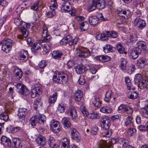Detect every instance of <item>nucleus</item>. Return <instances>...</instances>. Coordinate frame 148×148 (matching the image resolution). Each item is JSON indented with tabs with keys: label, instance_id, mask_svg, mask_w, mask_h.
<instances>
[{
	"label": "nucleus",
	"instance_id": "obj_39",
	"mask_svg": "<svg viewBox=\"0 0 148 148\" xmlns=\"http://www.w3.org/2000/svg\"><path fill=\"white\" fill-rule=\"evenodd\" d=\"M62 123L65 127H69L71 124L69 119L66 117H64L62 119Z\"/></svg>",
	"mask_w": 148,
	"mask_h": 148
},
{
	"label": "nucleus",
	"instance_id": "obj_34",
	"mask_svg": "<svg viewBox=\"0 0 148 148\" xmlns=\"http://www.w3.org/2000/svg\"><path fill=\"white\" fill-rule=\"evenodd\" d=\"M18 92L20 94L25 96H26L29 94L28 89L24 85L21 89L19 90Z\"/></svg>",
	"mask_w": 148,
	"mask_h": 148
},
{
	"label": "nucleus",
	"instance_id": "obj_40",
	"mask_svg": "<svg viewBox=\"0 0 148 148\" xmlns=\"http://www.w3.org/2000/svg\"><path fill=\"white\" fill-rule=\"evenodd\" d=\"M89 116L92 119H97L99 118L100 116L98 113L93 112L89 114Z\"/></svg>",
	"mask_w": 148,
	"mask_h": 148
},
{
	"label": "nucleus",
	"instance_id": "obj_3",
	"mask_svg": "<svg viewBox=\"0 0 148 148\" xmlns=\"http://www.w3.org/2000/svg\"><path fill=\"white\" fill-rule=\"evenodd\" d=\"M105 5L104 0H93L92 3L89 5L88 8L90 11L94 10L97 7L102 9L104 8Z\"/></svg>",
	"mask_w": 148,
	"mask_h": 148
},
{
	"label": "nucleus",
	"instance_id": "obj_31",
	"mask_svg": "<svg viewBox=\"0 0 148 148\" xmlns=\"http://www.w3.org/2000/svg\"><path fill=\"white\" fill-rule=\"evenodd\" d=\"M86 69V68L84 66L79 65L77 66L75 69L76 72L81 74L84 73Z\"/></svg>",
	"mask_w": 148,
	"mask_h": 148
},
{
	"label": "nucleus",
	"instance_id": "obj_4",
	"mask_svg": "<svg viewBox=\"0 0 148 148\" xmlns=\"http://www.w3.org/2000/svg\"><path fill=\"white\" fill-rule=\"evenodd\" d=\"M140 16V14L132 21L134 26H136L139 29H142L146 26V22L145 20L140 18L138 16Z\"/></svg>",
	"mask_w": 148,
	"mask_h": 148
},
{
	"label": "nucleus",
	"instance_id": "obj_29",
	"mask_svg": "<svg viewBox=\"0 0 148 148\" xmlns=\"http://www.w3.org/2000/svg\"><path fill=\"white\" fill-rule=\"evenodd\" d=\"M88 19L90 24L93 25H95L97 24L99 21V19L95 16L90 17Z\"/></svg>",
	"mask_w": 148,
	"mask_h": 148
},
{
	"label": "nucleus",
	"instance_id": "obj_64",
	"mask_svg": "<svg viewBox=\"0 0 148 148\" xmlns=\"http://www.w3.org/2000/svg\"><path fill=\"white\" fill-rule=\"evenodd\" d=\"M21 129L20 127H15L12 128L10 130L12 133H14L15 132H18Z\"/></svg>",
	"mask_w": 148,
	"mask_h": 148
},
{
	"label": "nucleus",
	"instance_id": "obj_52",
	"mask_svg": "<svg viewBox=\"0 0 148 148\" xmlns=\"http://www.w3.org/2000/svg\"><path fill=\"white\" fill-rule=\"evenodd\" d=\"M98 127L97 125H95L92 129L91 133L92 135H96L98 131Z\"/></svg>",
	"mask_w": 148,
	"mask_h": 148
},
{
	"label": "nucleus",
	"instance_id": "obj_51",
	"mask_svg": "<svg viewBox=\"0 0 148 148\" xmlns=\"http://www.w3.org/2000/svg\"><path fill=\"white\" fill-rule=\"evenodd\" d=\"M48 143L50 147L53 146V145L55 143V140L54 139V138L52 137H50L48 141Z\"/></svg>",
	"mask_w": 148,
	"mask_h": 148
},
{
	"label": "nucleus",
	"instance_id": "obj_60",
	"mask_svg": "<svg viewBox=\"0 0 148 148\" xmlns=\"http://www.w3.org/2000/svg\"><path fill=\"white\" fill-rule=\"evenodd\" d=\"M79 84L81 85H83L85 82V80L84 79V77L83 76H81L78 79Z\"/></svg>",
	"mask_w": 148,
	"mask_h": 148
},
{
	"label": "nucleus",
	"instance_id": "obj_30",
	"mask_svg": "<svg viewBox=\"0 0 148 148\" xmlns=\"http://www.w3.org/2000/svg\"><path fill=\"white\" fill-rule=\"evenodd\" d=\"M5 111L8 112H11L13 108V103L11 101L7 102L5 105Z\"/></svg>",
	"mask_w": 148,
	"mask_h": 148
},
{
	"label": "nucleus",
	"instance_id": "obj_13",
	"mask_svg": "<svg viewBox=\"0 0 148 148\" xmlns=\"http://www.w3.org/2000/svg\"><path fill=\"white\" fill-rule=\"evenodd\" d=\"M42 45L40 42H35L34 44L32 47L31 48V51L34 53H38L40 52Z\"/></svg>",
	"mask_w": 148,
	"mask_h": 148
},
{
	"label": "nucleus",
	"instance_id": "obj_61",
	"mask_svg": "<svg viewBox=\"0 0 148 148\" xmlns=\"http://www.w3.org/2000/svg\"><path fill=\"white\" fill-rule=\"evenodd\" d=\"M21 30L23 36L25 38L27 37V33L26 29L24 27H21Z\"/></svg>",
	"mask_w": 148,
	"mask_h": 148
},
{
	"label": "nucleus",
	"instance_id": "obj_37",
	"mask_svg": "<svg viewBox=\"0 0 148 148\" xmlns=\"http://www.w3.org/2000/svg\"><path fill=\"white\" fill-rule=\"evenodd\" d=\"M141 53H139L138 51L137 50H136V49L135 48L133 49V50L132 52L131 53V57L132 58L130 57V58H132L134 60H135L138 58V55L140 54Z\"/></svg>",
	"mask_w": 148,
	"mask_h": 148
},
{
	"label": "nucleus",
	"instance_id": "obj_5",
	"mask_svg": "<svg viewBox=\"0 0 148 148\" xmlns=\"http://www.w3.org/2000/svg\"><path fill=\"white\" fill-rule=\"evenodd\" d=\"M28 110L24 108H20L18 111V114L19 120L23 123L25 122V118L27 115Z\"/></svg>",
	"mask_w": 148,
	"mask_h": 148
},
{
	"label": "nucleus",
	"instance_id": "obj_36",
	"mask_svg": "<svg viewBox=\"0 0 148 148\" xmlns=\"http://www.w3.org/2000/svg\"><path fill=\"white\" fill-rule=\"evenodd\" d=\"M14 72L15 74V76L17 79H20L22 77L23 75L22 71L20 69H16L14 70Z\"/></svg>",
	"mask_w": 148,
	"mask_h": 148
},
{
	"label": "nucleus",
	"instance_id": "obj_48",
	"mask_svg": "<svg viewBox=\"0 0 148 148\" xmlns=\"http://www.w3.org/2000/svg\"><path fill=\"white\" fill-rule=\"evenodd\" d=\"M8 119V116L7 113H1L0 115V119L5 121H7Z\"/></svg>",
	"mask_w": 148,
	"mask_h": 148
},
{
	"label": "nucleus",
	"instance_id": "obj_14",
	"mask_svg": "<svg viewBox=\"0 0 148 148\" xmlns=\"http://www.w3.org/2000/svg\"><path fill=\"white\" fill-rule=\"evenodd\" d=\"M1 140L2 143L5 146L10 147L11 146V142L9 138L5 136H2L1 138Z\"/></svg>",
	"mask_w": 148,
	"mask_h": 148
},
{
	"label": "nucleus",
	"instance_id": "obj_32",
	"mask_svg": "<svg viewBox=\"0 0 148 148\" xmlns=\"http://www.w3.org/2000/svg\"><path fill=\"white\" fill-rule=\"evenodd\" d=\"M58 93L55 92L53 94L52 96L49 97L48 99L49 103L50 104H54L56 100Z\"/></svg>",
	"mask_w": 148,
	"mask_h": 148
},
{
	"label": "nucleus",
	"instance_id": "obj_6",
	"mask_svg": "<svg viewBox=\"0 0 148 148\" xmlns=\"http://www.w3.org/2000/svg\"><path fill=\"white\" fill-rule=\"evenodd\" d=\"M50 6V8L51 11H49L46 13V15L49 18L53 17L55 14V9L57 8V3L56 0H54L52 2Z\"/></svg>",
	"mask_w": 148,
	"mask_h": 148
},
{
	"label": "nucleus",
	"instance_id": "obj_28",
	"mask_svg": "<svg viewBox=\"0 0 148 148\" xmlns=\"http://www.w3.org/2000/svg\"><path fill=\"white\" fill-rule=\"evenodd\" d=\"M97 60L102 62H106L110 60V58L107 56L101 55L96 57Z\"/></svg>",
	"mask_w": 148,
	"mask_h": 148
},
{
	"label": "nucleus",
	"instance_id": "obj_26",
	"mask_svg": "<svg viewBox=\"0 0 148 148\" xmlns=\"http://www.w3.org/2000/svg\"><path fill=\"white\" fill-rule=\"evenodd\" d=\"M103 50L105 53H107L114 51L115 48L110 45H107L105 47L103 48Z\"/></svg>",
	"mask_w": 148,
	"mask_h": 148
},
{
	"label": "nucleus",
	"instance_id": "obj_20",
	"mask_svg": "<svg viewBox=\"0 0 148 148\" xmlns=\"http://www.w3.org/2000/svg\"><path fill=\"white\" fill-rule=\"evenodd\" d=\"M12 142L14 147L16 148H22V145L21 141L18 138H14Z\"/></svg>",
	"mask_w": 148,
	"mask_h": 148
},
{
	"label": "nucleus",
	"instance_id": "obj_11",
	"mask_svg": "<svg viewBox=\"0 0 148 148\" xmlns=\"http://www.w3.org/2000/svg\"><path fill=\"white\" fill-rule=\"evenodd\" d=\"M71 130V136L72 138L77 142H78L81 139L80 134L75 129L72 128Z\"/></svg>",
	"mask_w": 148,
	"mask_h": 148
},
{
	"label": "nucleus",
	"instance_id": "obj_17",
	"mask_svg": "<svg viewBox=\"0 0 148 148\" xmlns=\"http://www.w3.org/2000/svg\"><path fill=\"white\" fill-rule=\"evenodd\" d=\"M91 101L93 104L97 108H99L101 106L100 98L98 96H95L92 97Z\"/></svg>",
	"mask_w": 148,
	"mask_h": 148
},
{
	"label": "nucleus",
	"instance_id": "obj_57",
	"mask_svg": "<svg viewBox=\"0 0 148 148\" xmlns=\"http://www.w3.org/2000/svg\"><path fill=\"white\" fill-rule=\"evenodd\" d=\"M78 39L77 38H76L74 39H72V37L71 36V39L69 42V45L70 46L72 45L76 44L78 41Z\"/></svg>",
	"mask_w": 148,
	"mask_h": 148
},
{
	"label": "nucleus",
	"instance_id": "obj_8",
	"mask_svg": "<svg viewBox=\"0 0 148 148\" xmlns=\"http://www.w3.org/2000/svg\"><path fill=\"white\" fill-rule=\"evenodd\" d=\"M50 127L53 131L55 132H59L61 129L60 122L57 121L53 120L51 121Z\"/></svg>",
	"mask_w": 148,
	"mask_h": 148
},
{
	"label": "nucleus",
	"instance_id": "obj_27",
	"mask_svg": "<svg viewBox=\"0 0 148 148\" xmlns=\"http://www.w3.org/2000/svg\"><path fill=\"white\" fill-rule=\"evenodd\" d=\"M36 141L37 143L42 146H45L46 142L45 138L42 136L38 137L36 139Z\"/></svg>",
	"mask_w": 148,
	"mask_h": 148
},
{
	"label": "nucleus",
	"instance_id": "obj_22",
	"mask_svg": "<svg viewBox=\"0 0 148 148\" xmlns=\"http://www.w3.org/2000/svg\"><path fill=\"white\" fill-rule=\"evenodd\" d=\"M42 42L45 41L47 42V43L45 44L43 49L44 51L47 53L51 49V44L50 43L48 42H49V40L48 39V38H47L46 39L45 38L43 40H42Z\"/></svg>",
	"mask_w": 148,
	"mask_h": 148
},
{
	"label": "nucleus",
	"instance_id": "obj_35",
	"mask_svg": "<svg viewBox=\"0 0 148 148\" xmlns=\"http://www.w3.org/2000/svg\"><path fill=\"white\" fill-rule=\"evenodd\" d=\"M12 41L10 39L5 38L1 42H0V43L2 44L5 45H6L8 46L9 47H12Z\"/></svg>",
	"mask_w": 148,
	"mask_h": 148
},
{
	"label": "nucleus",
	"instance_id": "obj_9",
	"mask_svg": "<svg viewBox=\"0 0 148 148\" xmlns=\"http://www.w3.org/2000/svg\"><path fill=\"white\" fill-rule=\"evenodd\" d=\"M134 82L141 88V86L140 84L141 83H144V82H145L146 79L144 80L143 76L141 74H136L135 76Z\"/></svg>",
	"mask_w": 148,
	"mask_h": 148
},
{
	"label": "nucleus",
	"instance_id": "obj_54",
	"mask_svg": "<svg viewBox=\"0 0 148 148\" xmlns=\"http://www.w3.org/2000/svg\"><path fill=\"white\" fill-rule=\"evenodd\" d=\"M137 40V37L135 34H132L130 35V43H134Z\"/></svg>",
	"mask_w": 148,
	"mask_h": 148
},
{
	"label": "nucleus",
	"instance_id": "obj_12",
	"mask_svg": "<svg viewBox=\"0 0 148 148\" xmlns=\"http://www.w3.org/2000/svg\"><path fill=\"white\" fill-rule=\"evenodd\" d=\"M146 44V43L143 41H139L137 43V47L135 48L136 50H138L139 53H141L142 50L146 49L147 47Z\"/></svg>",
	"mask_w": 148,
	"mask_h": 148
},
{
	"label": "nucleus",
	"instance_id": "obj_56",
	"mask_svg": "<svg viewBox=\"0 0 148 148\" xmlns=\"http://www.w3.org/2000/svg\"><path fill=\"white\" fill-rule=\"evenodd\" d=\"M47 31L46 27H43V32L42 36L44 38H46V39L48 37L47 34Z\"/></svg>",
	"mask_w": 148,
	"mask_h": 148
},
{
	"label": "nucleus",
	"instance_id": "obj_7",
	"mask_svg": "<svg viewBox=\"0 0 148 148\" xmlns=\"http://www.w3.org/2000/svg\"><path fill=\"white\" fill-rule=\"evenodd\" d=\"M77 56L79 57L85 58L89 54V52L86 49L79 47L76 48Z\"/></svg>",
	"mask_w": 148,
	"mask_h": 148
},
{
	"label": "nucleus",
	"instance_id": "obj_41",
	"mask_svg": "<svg viewBox=\"0 0 148 148\" xmlns=\"http://www.w3.org/2000/svg\"><path fill=\"white\" fill-rule=\"evenodd\" d=\"M42 104V102L40 98L38 97L36 99L34 102V108L35 109L39 106H41Z\"/></svg>",
	"mask_w": 148,
	"mask_h": 148
},
{
	"label": "nucleus",
	"instance_id": "obj_44",
	"mask_svg": "<svg viewBox=\"0 0 148 148\" xmlns=\"http://www.w3.org/2000/svg\"><path fill=\"white\" fill-rule=\"evenodd\" d=\"M116 48L118 52L120 53L123 54L125 53L124 47L121 44H118Z\"/></svg>",
	"mask_w": 148,
	"mask_h": 148
},
{
	"label": "nucleus",
	"instance_id": "obj_46",
	"mask_svg": "<svg viewBox=\"0 0 148 148\" xmlns=\"http://www.w3.org/2000/svg\"><path fill=\"white\" fill-rule=\"evenodd\" d=\"M29 5H28V4L24 2L22 4L21 6L19 5L16 9V12H17V11H16V10L20 9H21V12H22V11L24 10V8H26L27 7H28Z\"/></svg>",
	"mask_w": 148,
	"mask_h": 148
},
{
	"label": "nucleus",
	"instance_id": "obj_23",
	"mask_svg": "<svg viewBox=\"0 0 148 148\" xmlns=\"http://www.w3.org/2000/svg\"><path fill=\"white\" fill-rule=\"evenodd\" d=\"M71 39V36L68 35L64 37L60 41V44L62 45H65L67 44H69V41Z\"/></svg>",
	"mask_w": 148,
	"mask_h": 148
},
{
	"label": "nucleus",
	"instance_id": "obj_58",
	"mask_svg": "<svg viewBox=\"0 0 148 148\" xmlns=\"http://www.w3.org/2000/svg\"><path fill=\"white\" fill-rule=\"evenodd\" d=\"M126 60H122L121 63V68L122 70H125L126 69Z\"/></svg>",
	"mask_w": 148,
	"mask_h": 148
},
{
	"label": "nucleus",
	"instance_id": "obj_25",
	"mask_svg": "<svg viewBox=\"0 0 148 148\" xmlns=\"http://www.w3.org/2000/svg\"><path fill=\"white\" fill-rule=\"evenodd\" d=\"M100 111L104 113L110 114L113 111L112 108L107 106L102 107L100 109Z\"/></svg>",
	"mask_w": 148,
	"mask_h": 148
},
{
	"label": "nucleus",
	"instance_id": "obj_21",
	"mask_svg": "<svg viewBox=\"0 0 148 148\" xmlns=\"http://www.w3.org/2000/svg\"><path fill=\"white\" fill-rule=\"evenodd\" d=\"M143 64H148V60L144 58H142L137 61V65L139 67L142 68L143 66Z\"/></svg>",
	"mask_w": 148,
	"mask_h": 148
},
{
	"label": "nucleus",
	"instance_id": "obj_59",
	"mask_svg": "<svg viewBox=\"0 0 148 148\" xmlns=\"http://www.w3.org/2000/svg\"><path fill=\"white\" fill-rule=\"evenodd\" d=\"M57 110L60 113H63L64 111L65 108L63 105L59 104Z\"/></svg>",
	"mask_w": 148,
	"mask_h": 148
},
{
	"label": "nucleus",
	"instance_id": "obj_50",
	"mask_svg": "<svg viewBox=\"0 0 148 148\" xmlns=\"http://www.w3.org/2000/svg\"><path fill=\"white\" fill-rule=\"evenodd\" d=\"M119 143L120 144L123 145L124 146L127 145V144H128V141L126 140H125L123 138H121L118 140Z\"/></svg>",
	"mask_w": 148,
	"mask_h": 148
},
{
	"label": "nucleus",
	"instance_id": "obj_10",
	"mask_svg": "<svg viewBox=\"0 0 148 148\" xmlns=\"http://www.w3.org/2000/svg\"><path fill=\"white\" fill-rule=\"evenodd\" d=\"M110 125V120L107 118L103 119L101 121V127L104 130H108Z\"/></svg>",
	"mask_w": 148,
	"mask_h": 148
},
{
	"label": "nucleus",
	"instance_id": "obj_2",
	"mask_svg": "<svg viewBox=\"0 0 148 148\" xmlns=\"http://www.w3.org/2000/svg\"><path fill=\"white\" fill-rule=\"evenodd\" d=\"M46 117L43 115H36L34 117L31 118L30 123L33 126H35L37 124L39 125L40 124L41 125H43L45 121Z\"/></svg>",
	"mask_w": 148,
	"mask_h": 148
},
{
	"label": "nucleus",
	"instance_id": "obj_47",
	"mask_svg": "<svg viewBox=\"0 0 148 148\" xmlns=\"http://www.w3.org/2000/svg\"><path fill=\"white\" fill-rule=\"evenodd\" d=\"M33 93H36L37 95H40L42 93V89L39 87H37L33 89Z\"/></svg>",
	"mask_w": 148,
	"mask_h": 148
},
{
	"label": "nucleus",
	"instance_id": "obj_16",
	"mask_svg": "<svg viewBox=\"0 0 148 148\" xmlns=\"http://www.w3.org/2000/svg\"><path fill=\"white\" fill-rule=\"evenodd\" d=\"M69 115L72 119L74 121H76L78 115L75 109L73 108H71L69 112Z\"/></svg>",
	"mask_w": 148,
	"mask_h": 148
},
{
	"label": "nucleus",
	"instance_id": "obj_43",
	"mask_svg": "<svg viewBox=\"0 0 148 148\" xmlns=\"http://www.w3.org/2000/svg\"><path fill=\"white\" fill-rule=\"evenodd\" d=\"M112 91L111 90H108L106 93V95L104 99V100L106 102H108L111 98Z\"/></svg>",
	"mask_w": 148,
	"mask_h": 148
},
{
	"label": "nucleus",
	"instance_id": "obj_63",
	"mask_svg": "<svg viewBox=\"0 0 148 148\" xmlns=\"http://www.w3.org/2000/svg\"><path fill=\"white\" fill-rule=\"evenodd\" d=\"M67 65L68 67L70 68L74 66V63L73 61L70 60L67 63Z\"/></svg>",
	"mask_w": 148,
	"mask_h": 148
},
{
	"label": "nucleus",
	"instance_id": "obj_45",
	"mask_svg": "<svg viewBox=\"0 0 148 148\" xmlns=\"http://www.w3.org/2000/svg\"><path fill=\"white\" fill-rule=\"evenodd\" d=\"M107 34L109 37L110 38H116L118 36V34L114 31H108Z\"/></svg>",
	"mask_w": 148,
	"mask_h": 148
},
{
	"label": "nucleus",
	"instance_id": "obj_53",
	"mask_svg": "<svg viewBox=\"0 0 148 148\" xmlns=\"http://www.w3.org/2000/svg\"><path fill=\"white\" fill-rule=\"evenodd\" d=\"M138 97V93L136 91H134L131 92L130 95V99H135Z\"/></svg>",
	"mask_w": 148,
	"mask_h": 148
},
{
	"label": "nucleus",
	"instance_id": "obj_49",
	"mask_svg": "<svg viewBox=\"0 0 148 148\" xmlns=\"http://www.w3.org/2000/svg\"><path fill=\"white\" fill-rule=\"evenodd\" d=\"M8 45H5L2 44V50L4 52H5L6 53H8L9 52L10 49L11 48V47H9Z\"/></svg>",
	"mask_w": 148,
	"mask_h": 148
},
{
	"label": "nucleus",
	"instance_id": "obj_15",
	"mask_svg": "<svg viewBox=\"0 0 148 148\" xmlns=\"http://www.w3.org/2000/svg\"><path fill=\"white\" fill-rule=\"evenodd\" d=\"M28 57V52L24 49L21 50L19 54V60H26Z\"/></svg>",
	"mask_w": 148,
	"mask_h": 148
},
{
	"label": "nucleus",
	"instance_id": "obj_62",
	"mask_svg": "<svg viewBox=\"0 0 148 148\" xmlns=\"http://www.w3.org/2000/svg\"><path fill=\"white\" fill-rule=\"evenodd\" d=\"M145 82H144V83H141L140 85L141 86V89H143L144 88H146L147 89H148V79L147 81V82L146 83Z\"/></svg>",
	"mask_w": 148,
	"mask_h": 148
},
{
	"label": "nucleus",
	"instance_id": "obj_18",
	"mask_svg": "<svg viewBox=\"0 0 148 148\" xmlns=\"http://www.w3.org/2000/svg\"><path fill=\"white\" fill-rule=\"evenodd\" d=\"M70 5L69 2L68 1H64L62 5L61 8V11L62 12H68L70 11V10H67L69 8Z\"/></svg>",
	"mask_w": 148,
	"mask_h": 148
},
{
	"label": "nucleus",
	"instance_id": "obj_38",
	"mask_svg": "<svg viewBox=\"0 0 148 148\" xmlns=\"http://www.w3.org/2000/svg\"><path fill=\"white\" fill-rule=\"evenodd\" d=\"M62 145L64 147L68 148L69 146V141L66 138H64L61 140Z\"/></svg>",
	"mask_w": 148,
	"mask_h": 148
},
{
	"label": "nucleus",
	"instance_id": "obj_19",
	"mask_svg": "<svg viewBox=\"0 0 148 148\" xmlns=\"http://www.w3.org/2000/svg\"><path fill=\"white\" fill-rule=\"evenodd\" d=\"M108 31H107L106 33H103L101 34H98L96 36V38L98 40L102 41L106 40L109 38L108 35L107 34Z\"/></svg>",
	"mask_w": 148,
	"mask_h": 148
},
{
	"label": "nucleus",
	"instance_id": "obj_1",
	"mask_svg": "<svg viewBox=\"0 0 148 148\" xmlns=\"http://www.w3.org/2000/svg\"><path fill=\"white\" fill-rule=\"evenodd\" d=\"M68 75L63 72H60L54 75L53 78V80L60 84H66L68 81Z\"/></svg>",
	"mask_w": 148,
	"mask_h": 148
},
{
	"label": "nucleus",
	"instance_id": "obj_33",
	"mask_svg": "<svg viewBox=\"0 0 148 148\" xmlns=\"http://www.w3.org/2000/svg\"><path fill=\"white\" fill-rule=\"evenodd\" d=\"M83 92L81 90L77 91L75 94V98L76 101H79L83 96Z\"/></svg>",
	"mask_w": 148,
	"mask_h": 148
},
{
	"label": "nucleus",
	"instance_id": "obj_24",
	"mask_svg": "<svg viewBox=\"0 0 148 148\" xmlns=\"http://www.w3.org/2000/svg\"><path fill=\"white\" fill-rule=\"evenodd\" d=\"M63 55L61 51H53L52 53V56L53 58L55 59H59Z\"/></svg>",
	"mask_w": 148,
	"mask_h": 148
},
{
	"label": "nucleus",
	"instance_id": "obj_55",
	"mask_svg": "<svg viewBox=\"0 0 148 148\" xmlns=\"http://www.w3.org/2000/svg\"><path fill=\"white\" fill-rule=\"evenodd\" d=\"M47 64V63L45 60H42L39 63L38 65L40 68H43Z\"/></svg>",
	"mask_w": 148,
	"mask_h": 148
},
{
	"label": "nucleus",
	"instance_id": "obj_42",
	"mask_svg": "<svg viewBox=\"0 0 148 148\" xmlns=\"http://www.w3.org/2000/svg\"><path fill=\"white\" fill-rule=\"evenodd\" d=\"M99 148H108L106 141L104 140H100L98 144Z\"/></svg>",
	"mask_w": 148,
	"mask_h": 148
}]
</instances>
